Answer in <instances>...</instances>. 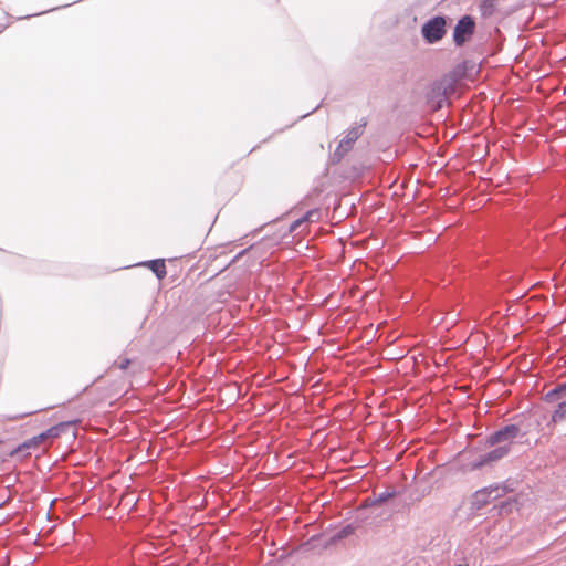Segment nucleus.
<instances>
[{"label": "nucleus", "instance_id": "8", "mask_svg": "<svg viewBox=\"0 0 566 566\" xmlns=\"http://www.w3.org/2000/svg\"><path fill=\"white\" fill-rule=\"evenodd\" d=\"M396 495L395 492H382L374 497H368L364 501V504L359 506L358 512H363L365 509L369 506L380 505L385 502H387L389 499H392Z\"/></svg>", "mask_w": 566, "mask_h": 566}, {"label": "nucleus", "instance_id": "16", "mask_svg": "<svg viewBox=\"0 0 566 566\" xmlns=\"http://www.w3.org/2000/svg\"><path fill=\"white\" fill-rule=\"evenodd\" d=\"M62 432V424L51 427L46 431H44L45 438H56Z\"/></svg>", "mask_w": 566, "mask_h": 566}, {"label": "nucleus", "instance_id": "13", "mask_svg": "<svg viewBox=\"0 0 566 566\" xmlns=\"http://www.w3.org/2000/svg\"><path fill=\"white\" fill-rule=\"evenodd\" d=\"M560 402L558 403L556 410L554 411L552 416V420L554 422L562 421L566 419V398L559 399Z\"/></svg>", "mask_w": 566, "mask_h": 566}, {"label": "nucleus", "instance_id": "2", "mask_svg": "<svg viewBox=\"0 0 566 566\" xmlns=\"http://www.w3.org/2000/svg\"><path fill=\"white\" fill-rule=\"evenodd\" d=\"M366 120H361L360 124L352 127L339 142L337 148L331 156L332 164L336 165L342 161L345 155L352 150L356 140L364 134L366 127Z\"/></svg>", "mask_w": 566, "mask_h": 566}, {"label": "nucleus", "instance_id": "19", "mask_svg": "<svg viewBox=\"0 0 566 566\" xmlns=\"http://www.w3.org/2000/svg\"><path fill=\"white\" fill-rule=\"evenodd\" d=\"M25 441H27V443L29 444V448H30L31 450H34V449H38V448H39V443H38V441L34 439V437H32V438H30V439H28V440H25Z\"/></svg>", "mask_w": 566, "mask_h": 566}, {"label": "nucleus", "instance_id": "18", "mask_svg": "<svg viewBox=\"0 0 566 566\" xmlns=\"http://www.w3.org/2000/svg\"><path fill=\"white\" fill-rule=\"evenodd\" d=\"M44 409H45V408H41V409H38V410L28 411V412H24V413H21V415L12 416V417H10L9 419H10V420H18V419H21V418H23V417H25V416L33 415V413H35V412H38V411H41V410H44Z\"/></svg>", "mask_w": 566, "mask_h": 566}, {"label": "nucleus", "instance_id": "14", "mask_svg": "<svg viewBox=\"0 0 566 566\" xmlns=\"http://www.w3.org/2000/svg\"><path fill=\"white\" fill-rule=\"evenodd\" d=\"M30 450L31 449L29 448V444L27 443V441H24L21 444H19L17 448L10 450L8 455L15 457L18 454H22L25 457V455L30 454Z\"/></svg>", "mask_w": 566, "mask_h": 566}, {"label": "nucleus", "instance_id": "12", "mask_svg": "<svg viewBox=\"0 0 566 566\" xmlns=\"http://www.w3.org/2000/svg\"><path fill=\"white\" fill-rule=\"evenodd\" d=\"M318 216V211L317 210H310L306 212V214L297 220H295L294 222H292V224L290 226V232H294L298 229V227L305 222V221H313V217H317Z\"/></svg>", "mask_w": 566, "mask_h": 566}, {"label": "nucleus", "instance_id": "10", "mask_svg": "<svg viewBox=\"0 0 566 566\" xmlns=\"http://www.w3.org/2000/svg\"><path fill=\"white\" fill-rule=\"evenodd\" d=\"M502 0H483L480 4V12L483 18L492 17L497 10Z\"/></svg>", "mask_w": 566, "mask_h": 566}, {"label": "nucleus", "instance_id": "7", "mask_svg": "<svg viewBox=\"0 0 566 566\" xmlns=\"http://www.w3.org/2000/svg\"><path fill=\"white\" fill-rule=\"evenodd\" d=\"M510 453V447H501L495 446V448L485 454L480 455V458L473 462H471V470H479L482 467L491 465L503 458L507 457Z\"/></svg>", "mask_w": 566, "mask_h": 566}, {"label": "nucleus", "instance_id": "3", "mask_svg": "<svg viewBox=\"0 0 566 566\" xmlns=\"http://www.w3.org/2000/svg\"><path fill=\"white\" fill-rule=\"evenodd\" d=\"M446 25L447 21L444 17L430 19L421 28L423 39L430 44L440 41L446 35Z\"/></svg>", "mask_w": 566, "mask_h": 566}, {"label": "nucleus", "instance_id": "20", "mask_svg": "<svg viewBox=\"0 0 566 566\" xmlns=\"http://www.w3.org/2000/svg\"><path fill=\"white\" fill-rule=\"evenodd\" d=\"M511 506H512V503L511 502H502L501 505H500V511L501 512H511Z\"/></svg>", "mask_w": 566, "mask_h": 566}, {"label": "nucleus", "instance_id": "9", "mask_svg": "<svg viewBox=\"0 0 566 566\" xmlns=\"http://www.w3.org/2000/svg\"><path fill=\"white\" fill-rule=\"evenodd\" d=\"M144 265L149 268L159 280L165 279L167 275L165 261L163 259L147 261Z\"/></svg>", "mask_w": 566, "mask_h": 566}, {"label": "nucleus", "instance_id": "17", "mask_svg": "<svg viewBox=\"0 0 566 566\" xmlns=\"http://www.w3.org/2000/svg\"><path fill=\"white\" fill-rule=\"evenodd\" d=\"M356 527L353 524H348L342 531H339L336 535L338 539H342L355 532Z\"/></svg>", "mask_w": 566, "mask_h": 566}, {"label": "nucleus", "instance_id": "11", "mask_svg": "<svg viewBox=\"0 0 566 566\" xmlns=\"http://www.w3.org/2000/svg\"><path fill=\"white\" fill-rule=\"evenodd\" d=\"M564 398H566V381L558 385L545 395V400L547 402L559 401V399Z\"/></svg>", "mask_w": 566, "mask_h": 566}, {"label": "nucleus", "instance_id": "1", "mask_svg": "<svg viewBox=\"0 0 566 566\" xmlns=\"http://www.w3.org/2000/svg\"><path fill=\"white\" fill-rule=\"evenodd\" d=\"M526 434L525 431H522V428L517 423L506 424L503 428L496 430L492 434H490L485 440L486 447H510L512 446L514 439L518 437H524Z\"/></svg>", "mask_w": 566, "mask_h": 566}, {"label": "nucleus", "instance_id": "6", "mask_svg": "<svg viewBox=\"0 0 566 566\" xmlns=\"http://www.w3.org/2000/svg\"><path fill=\"white\" fill-rule=\"evenodd\" d=\"M453 91L452 84L447 81H440L432 84L428 93V102L434 109H440L446 102L448 94Z\"/></svg>", "mask_w": 566, "mask_h": 566}, {"label": "nucleus", "instance_id": "5", "mask_svg": "<svg viewBox=\"0 0 566 566\" xmlns=\"http://www.w3.org/2000/svg\"><path fill=\"white\" fill-rule=\"evenodd\" d=\"M475 21L470 15H464L457 22L453 31V41L457 46H462L473 35Z\"/></svg>", "mask_w": 566, "mask_h": 566}, {"label": "nucleus", "instance_id": "15", "mask_svg": "<svg viewBox=\"0 0 566 566\" xmlns=\"http://www.w3.org/2000/svg\"><path fill=\"white\" fill-rule=\"evenodd\" d=\"M130 364H132V360L129 358L119 357L117 360L114 361L113 367H116L122 370H126Z\"/></svg>", "mask_w": 566, "mask_h": 566}, {"label": "nucleus", "instance_id": "21", "mask_svg": "<svg viewBox=\"0 0 566 566\" xmlns=\"http://www.w3.org/2000/svg\"><path fill=\"white\" fill-rule=\"evenodd\" d=\"M34 439L38 441L39 446L44 442L48 438H45V434L44 432L38 434V436H34Z\"/></svg>", "mask_w": 566, "mask_h": 566}, {"label": "nucleus", "instance_id": "4", "mask_svg": "<svg viewBox=\"0 0 566 566\" xmlns=\"http://www.w3.org/2000/svg\"><path fill=\"white\" fill-rule=\"evenodd\" d=\"M507 492L506 486L491 485L474 493L472 497V506L475 510H481L486 506L491 501L503 496Z\"/></svg>", "mask_w": 566, "mask_h": 566}]
</instances>
